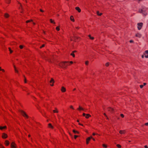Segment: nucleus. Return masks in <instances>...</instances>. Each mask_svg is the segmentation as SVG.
Listing matches in <instances>:
<instances>
[{
  "mask_svg": "<svg viewBox=\"0 0 148 148\" xmlns=\"http://www.w3.org/2000/svg\"><path fill=\"white\" fill-rule=\"evenodd\" d=\"M68 65V62H62L59 64L60 66L63 68H66Z\"/></svg>",
  "mask_w": 148,
  "mask_h": 148,
  "instance_id": "nucleus-1",
  "label": "nucleus"
},
{
  "mask_svg": "<svg viewBox=\"0 0 148 148\" xmlns=\"http://www.w3.org/2000/svg\"><path fill=\"white\" fill-rule=\"evenodd\" d=\"M147 9L145 8H143V9H140L139 10V12L143 14L145 16L147 14Z\"/></svg>",
  "mask_w": 148,
  "mask_h": 148,
  "instance_id": "nucleus-2",
  "label": "nucleus"
},
{
  "mask_svg": "<svg viewBox=\"0 0 148 148\" xmlns=\"http://www.w3.org/2000/svg\"><path fill=\"white\" fill-rule=\"evenodd\" d=\"M137 25L138 29V30H140L143 26V23H138L137 24Z\"/></svg>",
  "mask_w": 148,
  "mask_h": 148,
  "instance_id": "nucleus-3",
  "label": "nucleus"
},
{
  "mask_svg": "<svg viewBox=\"0 0 148 148\" xmlns=\"http://www.w3.org/2000/svg\"><path fill=\"white\" fill-rule=\"evenodd\" d=\"M21 114L25 117L26 118H28V115L26 114V113L24 111H22L21 112Z\"/></svg>",
  "mask_w": 148,
  "mask_h": 148,
  "instance_id": "nucleus-4",
  "label": "nucleus"
},
{
  "mask_svg": "<svg viewBox=\"0 0 148 148\" xmlns=\"http://www.w3.org/2000/svg\"><path fill=\"white\" fill-rule=\"evenodd\" d=\"M92 138V136H90L86 138V144L88 145L89 144V142Z\"/></svg>",
  "mask_w": 148,
  "mask_h": 148,
  "instance_id": "nucleus-5",
  "label": "nucleus"
},
{
  "mask_svg": "<svg viewBox=\"0 0 148 148\" xmlns=\"http://www.w3.org/2000/svg\"><path fill=\"white\" fill-rule=\"evenodd\" d=\"M145 57L146 58H148V50H146L143 53Z\"/></svg>",
  "mask_w": 148,
  "mask_h": 148,
  "instance_id": "nucleus-6",
  "label": "nucleus"
},
{
  "mask_svg": "<svg viewBox=\"0 0 148 148\" xmlns=\"http://www.w3.org/2000/svg\"><path fill=\"white\" fill-rule=\"evenodd\" d=\"M11 147L12 148H16V145L14 142H12L11 144Z\"/></svg>",
  "mask_w": 148,
  "mask_h": 148,
  "instance_id": "nucleus-7",
  "label": "nucleus"
},
{
  "mask_svg": "<svg viewBox=\"0 0 148 148\" xmlns=\"http://www.w3.org/2000/svg\"><path fill=\"white\" fill-rule=\"evenodd\" d=\"M8 137V135L6 134L3 133L2 134V138L5 139L6 138Z\"/></svg>",
  "mask_w": 148,
  "mask_h": 148,
  "instance_id": "nucleus-8",
  "label": "nucleus"
},
{
  "mask_svg": "<svg viewBox=\"0 0 148 148\" xmlns=\"http://www.w3.org/2000/svg\"><path fill=\"white\" fill-rule=\"evenodd\" d=\"M54 79L53 78H51V80L50 81V85L51 86H53V83H54Z\"/></svg>",
  "mask_w": 148,
  "mask_h": 148,
  "instance_id": "nucleus-9",
  "label": "nucleus"
},
{
  "mask_svg": "<svg viewBox=\"0 0 148 148\" xmlns=\"http://www.w3.org/2000/svg\"><path fill=\"white\" fill-rule=\"evenodd\" d=\"M61 90L62 92H64L66 91V89L64 87L62 86L61 87Z\"/></svg>",
  "mask_w": 148,
  "mask_h": 148,
  "instance_id": "nucleus-10",
  "label": "nucleus"
},
{
  "mask_svg": "<svg viewBox=\"0 0 148 148\" xmlns=\"http://www.w3.org/2000/svg\"><path fill=\"white\" fill-rule=\"evenodd\" d=\"M126 132V131L125 130H121L119 131V133L121 134H124Z\"/></svg>",
  "mask_w": 148,
  "mask_h": 148,
  "instance_id": "nucleus-11",
  "label": "nucleus"
},
{
  "mask_svg": "<svg viewBox=\"0 0 148 148\" xmlns=\"http://www.w3.org/2000/svg\"><path fill=\"white\" fill-rule=\"evenodd\" d=\"M75 9L76 10H77L79 13L81 12V10L79 8V7H76L75 8Z\"/></svg>",
  "mask_w": 148,
  "mask_h": 148,
  "instance_id": "nucleus-12",
  "label": "nucleus"
},
{
  "mask_svg": "<svg viewBox=\"0 0 148 148\" xmlns=\"http://www.w3.org/2000/svg\"><path fill=\"white\" fill-rule=\"evenodd\" d=\"M5 144L6 146H8L9 145V142L8 140H6L5 142Z\"/></svg>",
  "mask_w": 148,
  "mask_h": 148,
  "instance_id": "nucleus-13",
  "label": "nucleus"
},
{
  "mask_svg": "<svg viewBox=\"0 0 148 148\" xmlns=\"http://www.w3.org/2000/svg\"><path fill=\"white\" fill-rule=\"evenodd\" d=\"M7 128V126H5L3 127L0 126V129L1 130H2L4 129H6Z\"/></svg>",
  "mask_w": 148,
  "mask_h": 148,
  "instance_id": "nucleus-14",
  "label": "nucleus"
},
{
  "mask_svg": "<svg viewBox=\"0 0 148 148\" xmlns=\"http://www.w3.org/2000/svg\"><path fill=\"white\" fill-rule=\"evenodd\" d=\"M77 109L79 111L84 110V108H82V107H81L80 106H79V108H77Z\"/></svg>",
  "mask_w": 148,
  "mask_h": 148,
  "instance_id": "nucleus-15",
  "label": "nucleus"
},
{
  "mask_svg": "<svg viewBox=\"0 0 148 148\" xmlns=\"http://www.w3.org/2000/svg\"><path fill=\"white\" fill-rule=\"evenodd\" d=\"M70 20L71 21H72L73 22H74L75 21V20L74 18L73 17V16H71L70 17Z\"/></svg>",
  "mask_w": 148,
  "mask_h": 148,
  "instance_id": "nucleus-16",
  "label": "nucleus"
},
{
  "mask_svg": "<svg viewBox=\"0 0 148 148\" xmlns=\"http://www.w3.org/2000/svg\"><path fill=\"white\" fill-rule=\"evenodd\" d=\"M102 146L104 148H107L108 147L107 145L104 144H103Z\"/></svg>",
  "mask_w": 148,
  "mask_h": 148,
  "instance_id": "nucleus-17",
  "label": "nucleus"
},
{
  "mask_svg": "<svg viewBox=\"0 0 148 148\" xmlns=\"http://www.w3.org/2000/svg\"><path fill=\"white\" fill-rule=\"evenodd\" d=\"M90 116V115L89 114H86L85 116V117L86 119H88L89 118V117Z\"/></svg>",
  "mask_w": 148,
  "mask_h": 148,
  "instance_id": "nucleus-18",
  "label": "nucleus"
},
{
  "mask_svg": "<svg viewBox=\"0 0 148 148\" xmlns=\"http://www.w3.org/2000/svg\"><path fill=\"white\" fill-rule=\"evenodd\" d=\"M97 15L99 16H101L102 14V13H99V11H97Z\"/></svg>",
  "mask_w": 148,
  "mask_h": 148,
  "instance_id": "nucleus-19",
  "label": "nucleus"
},
{
  "mask_svg": "<svg viewBox=\"0 0 148 148\" xmlns=\"http://www.w3.org/2000/svg\"><path fill=\"white\" fill-rule=\"evenodd\" d=\"M50 22L51 23H53L54 24H55V22L52 19H50Z\"/></svg>",
  "mask_w": 148,
  "mask_h": 148,
  "instance_id": "nucleus-20",
  "label": "nucleus"
},
{
  "mask_svg": "<svg viewBox=\"0 0 148 148\" xmlns=\"http://www.w3.org/2000/svg\"><path fill=\"white\" fill-rule=\"evenodd\" d=\"M4 16L6 18H8L9 16V14L7 13L5 14Z\"/></svg>",
  "mask_w": 148,
  "mask_h": 148,
  "instance_id": "nucleus-21",
  "label": "nucleus"
},
{
  "mask_svg": "<svg viewBox=\"0 0 148 148\" xmlns=\"http://www.w3.org/2000/svg\"><path fill=\"white\" fill-rule=\"evenodd\" d=\"M8 49H9V51L10 52V53H13V51L12 50H11V49L10 47L8 48Z\"/></svg>",
  "mask_w": 148,
  "mask_h": 148,
  "instance_id": "nucleus-22",
  "label": "nucleus"
},
{
  "mask_svg": "<svg viewBox=\"0 0 148 148\" xmlns=\"http://www.w3.org/2000/svg\"><path fill=\"white\" fill-rule=\"evenodd\" d=\"M73 132L75 134H79V132L78 131H76L74 130H73Z\"/></svg>",
  "mask_w": 148,
  "mask_h": 148,
  "instance_id": "nucleus-23",
  "label": "nucleus"
},
{
  "mask_svg": "<svg viewBox=\"0 0 148 148\" xmlns=\"http://www.w3.org/2000/svg\"><path fill=\"white\" fill-rule=\"evenodd\" d=\"M33 22V20L32 19H31V20H27V21H26V23H28L29 22Z\"/></svg>",
  "mask_w": 148,
  "mask_h": 148,
  "instance_id": "nucleus-24",
  "label": "nucleus"
},
{
  "mask_svg": "<svg viewBox=\"0 0 148 148\" xmlns=\"http://www.w3.org/2000/svg\"><path fill=\"white\" fill-rule=\"evenodd\" d=\"M53 112L54 113H58V110L57 109H56L55 110H53Z\"/></svg>",
  "mask_w": 148,
  "mask_h": 148,
  "instance_id": "nucleus-25",
  "label": "nucleus"
},
{
  "mask_svg": "<svg viewBox=\"0 0 148 148\" xmlns=\"http://www.w3.org/2000/svg\"><path fill=\"white\" fill-rule=\"evenodd\" d=\"M14 70H15V72H16V73H18V71L17 70V69H16V68L15 67V66L14 65Z\"/></svg>",
  "mask_w": 148,
  "mask_h": 148,
  "instance_id": "nucleus-26",
  "label": "nucleus"
},
{
  "mask_svg": "<svg viewBox=\"0 0 148 148\" xmlns=\"http://www.w3.org/2000/svg\"><path fill=\"white\" fill-rule=\"evenodd\" d=\"M72 56L73 58L75 57V55L74 54V53L72 52V53H71L70 54Z\"/></svg>",
  "mask_w": 148,
  "mask_h": 148,
  "instance_id": "nucleus-27",
  "label": "nucleus"
},
{
  "mask_svg": "<svg viewBox=\"0 0 148 148\" xmlns=\"http://www.w3.org/2000/svg\"><path fill=\"white\" fill-rule=\"evenodd\" d=\"M48 127L49 128H53L52 126V125L50 123H49L48 124Z\"/></svg>",
  "mask_w": 148,
  "mask_h": 148,
  "instance_id": "nucleus-28",
  "label": "nucleus"
},
{
  "mask_svg": "<svg viewBox=\"0 0 148 148\" xmlns=\"http://www.w3.org/2000/svg\"><path fill=\"white\" fill-rule=\"evenodd\" d=\"M116 146L118 148H121V146L119 144H117L116 145Z\"/></svg>",
  "mask_w": 148,
  "mask_h": 148,
  "instance_id": "nucleus-29",
  "label": "nucleus"
},
{
  "mask_svg": "<svg viewBox=\"0 0 148 148\" xmlns=\"http://www.w3.org/2000/svg\"><path fill=\"white\" fill-rule=\"evenodd\" d=\"M56 29L57 31H59L60 30V27H59L58 26V27H56Z\"/></svg>",
  "mask_w": 148,
  "mask_h": 148,
  "instance_id": "nucleus-30",
  "label": "nucleus"
},
{
  "mask_svg": "<svg viewBox=\"0 0 148 148\" xmlns=\"http://www.w3.org/2000/svg\"><path fill=\"white\" fill-rule=\"evenodd\" d=\"M88 63H89V62L88 61H86L85 62V64L86 65H88Z\"/></svg>",
  "mask_w": 148,
  "mask_h": 148,
  "instance_id": "nucleus-31",
  "label": "nucleus"
},
{
  "mask_svg": "<svg viewBox=\"0 0 148 148\" xmlns=\"http://www.w3.org/2000/svg\"><path fill=\"white\" fill-rule=\"evenodd\" d=\"M6 2L8 3H10V0H5Z\"/></svg>",
  "mask_w": 148,
  "mask_h": 148,
  "instance_id": "nucleus-32",
  "label": "nucleus"
},
{
  "mask_svg": "<svg viewBox=\"0 0 148 148\" xmlns=\"http://www.w3.org/2000/svg\"><path fill=\"white\" fill-rule=\"evenodd\" d=\"M109 63L107 62L106 63V64H105V66H108L109 65Z\"/></svg>",
  "mask_w": 148,
  "mask_h": 148,
  "instance_id": "nucleus-33",
  "label": "nucleus"
},
{
  "mask_svg": "<svg viewBox=\"0 0 148 148\" xmlns=\"http://www.w3.org/2000/svg\"><path fill=\"white\" fill-rule=\"evenodd\" d=\"M78 137V136L77 135H75L74 136V138L75 139H76Z\"/></svg>",
  "mask_w": 148,
  "mask_h": 148,
  "instance_id": "nucleus-34",
  "label": "nucleus"
},
{
  "mask_svg": "<svg viewBox=\"0 0 148 148\" xmlns=\"http://www.w3.org/2000/svg\"><path fill=\"white\" fill-rule=\"evenodd\" d=\"M19 47L21 49H22L23 48V46L22 45H20L19 46Z\"/></svg>",
  "mask_w": 148,
  "mask_h": 148,
  "instance_id": "nucleus-35",
  "label": "nucleus"
},
{
  "mask_svg": "<svg viewBox=\"0 0 148 148\" xmlns=\"http://www.w3.org/2000/svg\"><path fill=\"white\" fill-rule=\"evenodd\" d=\"M104 115L106 117V118L107 119H108V117H107V115H106V114L105 113H104Z\"/></svg>",
  "mask_w": 148,
  "mask_h": 148,
  "instance_id": "nucleus-36",
  "label": "nucleus"
},
{
  "mask_svg": "<svg viewBox=\"0 0 148 148\" xmlns=\"http://www.w3.org/2000/svg\"><path fill=\"white\" fill-rule=\"evenodd\" d=\"M0 148H5L2 145H0Z\"/></svg>",
  "mask_w": 148,
  "mask_h": 148,
  "instance_id": "nucleus-37",
  "label": "nucleus"
},
{
  "mask_svg": "<svg viewBox=\"0 0 148 148\" xmlns=\"http://www.w3.org/2000/svg\"><path fill=\"white\" fill-rule=\"evenodd\" d=\"M140 87L141 88H142L143 87V85H141L140 86Z\"/></svg>",
  "mask_w": 148,
  "mask_h": 148,
  "instance_id": "nucleus-38",
  "label": "nucleus"
},
{
  "mask_svg": "<svg viewBox=\"0 0 148 148\" xmlns=\"http://www.w3.org/2000/svg\"><path fill=\"white\" fill-rule=\"evenodd\" d=\"M121 116L122 118H123L124 116V115L123 114H121Z\"/></svg>",
  "mask_w": 148,
  "mask_h": 148,
  "instance_id": "nucleus-39",
  "label": "nucleus"
},
{
  "mask_svg": "<svg viewBox=\"0 0 148 148\" xmlns=\"http://www.w3.org/2000/svg\"><path fill=\"white\" fill-rule=\"evenodd\" d=\"M140 34H137L136 35V37L139 36H140Z\"/></svg>",
  "mask_w": 148,
  "mask_h": 148,
  "instance_id": "nucleus-40",
  "label": "nucleus"
},
{
  "mask_svg": "<svg viewBox=\"0 0 148 148\" xmlns=\"http://www.w3.org/2000/svg\"><path fill=\"white\" fill-rule=\"evenodd\" d=\"M75 28L77 29H79L80 28V27H75Z\"/></svg>",
  "mask_w": 148,
  "mask_h": 148,
  "instance_id": "nucleus-41",
  "label": "nucleus"
},
{
  "mask_svg": "<svg viewBox=\"0 0 148 148\" xmlns=\"http://www.w3.org/2000/svg\"><path fill=\"white\" fill-rule=\"evenodd\" d=\"M45 46V45L44 44H43L42 45V46H41L40 47V48H42L44 47Z\"/></svg>",
  "mask_w": 148,
  "mask_h": 148,
  "instance_id": "nucleus-42",
  "label": "nucleus"
},
{
  "mask_svg": "<svg viewBox=\"0 0 148 148\" xmlns=\"http://www.w3.org/2000/svg\"><path fill=\"white\" fill-rule=\"evenodd\" d=\"M70 108L73 109H74V108L72 106H70Z\"/></svg>",
  "mask_w": 148,
  "mask_h": 148,
  "instance_id": "nucleus-43",
  "label": "nucleus"
},
{
  "mask_svg": "<svg viewBox=\"0 0 148 148\" xmlns=\"http://www.w3.org/2000/svg\"><path fill=\"white\" fill-rule=\"evenodd\" d=\"M40 10L41 12H44V11L43 10H42V9H40Z\"/></svg>",
  "mask_w": 148,
  "mask_h": 148,
  "instance_id": "nucleus-44",
  "label": "nucleus"
},
{
  "mask_svg": "<svg viewBox=\"0 0 148 148\" xmlns=\"http://www.w3.org/2000/svg\"><path fill=\"white\" fill-rule=\"evenodd\" d=\"M3 72H4L5 71V70L3 69H2L1 71Z\"/></svg>",
  "mask_w": 148,
  "mask_h": 148,
  "instance_id": "nucleus-45",
  "label": "nucleus"
},
{
  "mask_svg": "<svg viewBox=\"0 0 148 148\" xmlns=\"http://www.w3.org/2000/svg\"><path fill=\"white\" fill-rule=\"evenodd\" d=\"M145 125H146V126H148V123H145Z\"/></svg>",
  "mask_w": 148,
  "mask_h": 148,
  "instance_id": "nucleus-46",
  "label": "nucleus"
},
{
  "mask_svg": "<svg viewBox=\"0 0 148 148\" xmlns=\"http://www.w3.org/2000/svg\"><path fill=\"white\" fill-rule=\"evenodd\" d=\"M144 147L145 148H148V147H147V145H145L144 146Z\"/></svg>",
  "mask_w": 148,
  "mask_h": 148,
  "instance_id": "nucleus-47",
  "label": "nucleus"
},
{
  "mask_svg": "<svg viewBox=\"0 0 148 148\" xmlns=\"http://www.w3.org/2000/svg\"><path fill=\"white\" fill-rule=\"evenodd\" d=\"M91 139H92L94 141H95V139L94 138H93L92 136Z\"/></svg>",
  "mask_w": 148,
  "mask_h": 148,
  "instance_id": "nucleus-48",
  "label": "nucleus"
},
{
  "mask_svg": "<svg viewBox=\"0 0 148 148\" xmlns=\"http://www.w3.org/2000/svg\"><path fill=\"white\" fill-rule=\"evenodd\" d=\"M146 85V83H143V86H145Z\"/></svg>",
  "mask_w": 148,
  "mask_h": 148,
  "instance_id": "nucleus-49",
  "label": "nucleus"
},
{
  "mask_svg": "<svg viewBox=\"0 0 148 148\" xmlns=\"http://www.w3.org/2000/svg\"><path fill=\"white\" fill-rule=\"evenodd\" d=\"M96 134L95 133H92V135H93V136H95V135H96Z\"/></svg>",
  "mask_w": 148,
  "mask_h": 148,
  "instance_id": "nucleus-50",
  "label": "nucleus"
},
{
  "mask_svg": "<svg viewBox=\"0 0 148 148\" xmlns=\"http://www.w3.org/2000/svg\"><path fill=\"white\" fill-rule=\"evenodd\" d=\"M78 124H79V125H82V126H83V124H81V123H78Z\"/></svg>",
  "mask_w": 148,
  "mask_h": 148,
  "instance_id": "nucleus-51",
  "label": "nucleus"
},
{
  "mask_svg": "<svg viewBox=\"0 0 148 148\" xmlns=\"http://www.w3.org/2000/svg\"><path fill=\"white\" fill-rule=\"evenodd\" d=\"M86 114L85 113H83V115L84 116H86Z\"/></svg>",
  "mask_w": 148,
  "mask_h": 148,
  "instance_id": "nucleus-52",
  "label": "nucleus"
},
{
  "mask_svg": "<svg viewBox=\"0 0 148 148\" xmlns=\"http://www.w3.org/2000/svg\"><path fill=\"white\" fill-rule=\"evenodd\" d=\"M130 43H132L133 42V41L132 40H130Z\"/></svg>",
  "mask_w": 148,
  "mask_h": 148,
  "instance_id": "nucleus-53",
  "label": "nucleus"
},
{
  "mask_svg": "<svg viewBox=\"0 0 148 148\" xmlns=\"http://www.w3.org/2000/svg\"><path fill=\"white\" fill-rule=\"evenodd\" d=\"M144 56H144V55L143 54V55H142V58H144Z\"/></svg>",
  "mask_w": 148,
  "mask_h": 148,
  "instance_id": "nucleus-54",
  "label": "nucleus"
},
{
  "mask_svg": "<svg viewBox=\"0 0 148 148\" xmlns=\"http://www.w3.org/2000/svg\"><path fill=\"white\" fill-rule=\"evenodd\" d=\"M69 62L71 64H72L73 63V62L72 61H70Z\"/></svg>",
  "mask_w": 148,
  "mask_h": 148,
  "instance_id": "nucleus-55",
  "label": "nucleus"
},
{
  "mask_svg": "<svg viewBox=\"0 0 148 148\" xmlns=\"http://www.w3.org/2000/svg\"><path fill=\"white\" fill-rule=\"evenodd\" d=\"M90 38V39L92 40L94 39V38Z\"/></svg>",
  "mask_w": 148,
  "mask_h": 148,
  "instance_id": "nucleus-56",
  "label": "nucleus"
},
{
  "mask_svg": "<svg viewBox=\"0 0 148 148\" xmlns=\"http://www.w3.org/2000/svg\"><path fill=\"white\" fill-rule=\"evenodd\" d=\"M72 52H73V53H74L75 52H76V51H73Z\"/></svg>",
  "mask_w": 148,
  "mask_h": 148,
  "instance_id": "nucleus-57",
  "label": "nucleus"
},
{
  "mask_svg": "<svg viewBox=\"0 0 148 148\" xmlns=\"http://www.w3.org/2000/svg\"><path fill=\"white\" fill-rule=\"evenodd\" d=\"M33 25H35V24H36L35 23H34V22H33Z\"/></svg>",
  "mask_w": 148,
  "mask_h": 148,
  "instance_id": "nucleus-58",
  "label": "nucleus"
},
{
  "mask_svg": "<svg viewBox=\"0 0 148 148\" xmlns=\"http://www.w3.org/2000/svg\"><path fill=\"white\" fill-rule=\"evenodd\" d=\"M2 69H1V67H0V71H1Z\"/></svg>",
  "mask_w": 148,
  "mask_h": 148,
  "instance_id": "nucleus-59",
  "label": "nucleus"
},
{
  "mask_svg": "<svg viewBox=\"0 0 148 148\" xmlns=\"http://www.w3.org/2000/svg\"><path fill=\"white\" fill-rule=\"evenodd\" d=\"M25 83H26V80L25 79Z\"/></svg>",
  "mask_w": 148,
  "mask_h": 148,
  "instance_id": "nucleus-60",
  "label": "nucleus"
},
{
  "mask_svg": "<svg viewBox=\"0 0 148 148\" xmlns=\"http://www.w3.org/2000/svg\"><path fill=\"white\" fill-rule=\"evenodd\" d=\"M76 90V88H75L73 89V91H75Z\"/></svg>",
  "mask_w": 148,
  "mask_h": 148,
  "instance_id": "nucleus-61",
  "label": "nucleus"
},
{
  "mask_svg": "<svg viewBox=\"0 0 148 148\" xmlns=\"http://www.w3.org/2000/svg\"><path fill=\"white\" fill-rule=\"evenodd\" d=\"M88 37H91L90 35H89L88 36Z\"/></svg>",
  "mask_w": 148,
  "mask_h": 148,
  "instance_id": "nucleus-62",
  "label": "nucleus"
},
{
  "mask_svg": "<svg viewBox=\"0 0 148 148\" xmlns=\"http://www.w3.org/2000/svg\"><path fill=\"white\" fill-rule=\"evenodd\" d=\"M77 121L78 122H79V121L78 120H77Z\"/></svg>",
  "mask_w": 148,
  "mask_h": 148,
  "instance_id": "nucleus-63",
  "label": "nucleus"
},
{
  "mask_svg": "<svg viewBox=\"0 0 148 148\" xmlns=\"http://www.w3.org/2000/svg\"><path fill=\"white\" fill-rule=\"evenodd\" d=\"M28 137H30V135H29H29H28Z\"/></svg>",
  "mask_w": 148,
  "mask_h": 148,
  "instance_id": "nucleus-64",
  "label": "nucleus"
}]
</instances>
